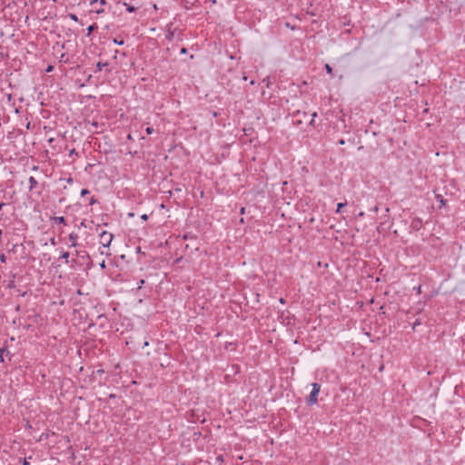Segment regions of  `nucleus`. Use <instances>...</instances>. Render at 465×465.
Masks as SVG:
<instances>
[{
    "mask_svg": "<svg viewBox=\"0 0 465 465\" xmlns=\"http://www.w3.org/2000/svg\"><path fill=\"white\" fill-rule=\"evenodd\" d=\"M312 390L310 395L306 399V403L308 405H314V404L317 403V401H318V398L317 397H318V394H319V392L321 391V385L319 383H317V382H313L312 384Z\"/></svg>",
    "mask_w": 465,
    "mask_h": 465,
    "instance_id": "nucleus-1",
    "label": "nucleus"
},
{
    "mask_svg": "<svg viewBox=\"0 0 465 465\" xmlns=\"http://www.w3.org/2000/svg\"><path fill=\"white\" fill-rule=\"evenodd\" d=\"M113 240V234L105 231L100 233V242L104 247H108Z\"/></svg>",
    "mask_w": 465,
    "mask_h": 465,
    "instance_id": "nucleus-2",
    "label": "nucleus"
},
{
    "mask_svg": "<svg viewBox=\"0 0 465 465\" xmlns=\"http://www.w3.org/2000/svg\"><path fill=\"white\" fill-rule=\"evenodd\" d=\"M411 228L413 230H416V231H419L421 227H422V221L421 219L420 218H415L412 222H411Z\"/></svg>",
    "mask_w": 465,
    "mask_h": 465,
    "instance_id": "nucleus-3",
    "label": "nucleus"
},
{
    "mask_svg": "<svg viewBox=\"0 0 465 465\" xmlns=\"http://www.w3.org/2000/svg\"><path fill=\"white\" fill-rule=\"evenodd\" d=\"M90 5L94 7V12L97 14H101L104 12L103 7H96V6H98V0H91Z\"/></svg>",
    "mask_w": 465,
    "mask_h": 465,
    "instance_id": "nucleus-4",
    "label": "nucleus"
},
{
    "mask_svg": "<svg viewBox=\"0 0 465 465\" xmlns=\"http://www.w3.org/2000/svg\"><path fill=\"white\" fill-rule=\"evenodd\" d=\"M77 238H78V235L76 232H73L69 234V241L71 242V246L75 247L77 245V242H76Z\"/></svg>",
    "mask_w": 465,
    "mask_h": 465,
    "instance_id": "nucleus-5",
    "label": "nucleus"
},
{
    "mask_svg": "<svg viewBox=\"0 0 465 465\" xmlns=\"http://www.w3.org/2000/svg\"><path fill=\"white\" fill-rule=\"evenodd\" d=\"M28 183H29V191H32L37 185V181L33 176L29 177Z\"/></svg>",
    "mask_w": 465,
    "mask_h": 465,
    "instance_id": "nucleus-6",
    "label": "nucleus"
},
{
    "mask_svg": "<svg viewBox=\"0 0 465 465\" xmlns=\"http://www.w3.org/2000/svg\"><path fill=\"white\" fill-rule=\"evenodd\" d=\"M51 220L54 221V223L65 224V220L63 216H54Z\"/></svg>",
    "mask_w": 465,
    "mask_h": 465,
    "instance_id": "nucleus-7",
    "label": "nucleus"
},
{
    "mask_svg": "<svg viewBox=\"0 0 465 465\" xmlns=\"http://www.w3.org/2000/svg\"><path fill=\"white\" fill-rule=\"evenodd\" d=\"M347 205V202L344 203H339L337 204L336 213H340L341 212V209Z\"/></svg>",
    "mask_w": 465,
    "mask_h": 465,
    "instance_id": "nucleus-8",
    "label": "nucleus"
},
{
    "mask_svg": "<svg viewBox=\"0 0 465 465\" xmlns=\"http://www.w3.org/2000/svg\"><path fill=\"white\" fill-rule=\"evenodd\" d=\"M436 199L440 203V204L443 206L445 205V201L443 200V197L442 195L440 194H437L436 195Z\"/></svg>",
    "mask_w": 465,
    "mask_h": 465,
    "instance_id": "nucleus-9",
    "label": "nucleus"
},
{
    "mask_svg": "<svg viewBox=\"0 0 465 465\" xmlns=\"http://www.w3.org/2000/svg\"><path fill=\"white\" fill-rule=\"evenodd\" d=\"M61 258L62 259H64L65 260V262L68 263L69 261H68V258H69V252H64L62 255H61Z\"/></svg>",
    "mask_w": 465,
    "mask_h": 465,
    "instance_id": "nucleus-10",
    "label": "nucleus"
},
{
    "mask_svg": "<svg viewBox=\"0 0 465 465\" xmlns=\"http://www.w3.org/2000/svg\"><path fill=\"white\" fill-rule=\"evenodd\" d=\"M324 68L329 74H332V68L330 64H326Z\"/></svg>",
    "mask_w": 465,
    "mask_h": 465,
    "instance_id": "nucleus-11",
    "label": "nucleus"
},
{
    "mask_svg": "<svg viewBox=\"0 0 465 465\" xmlns=\"http://www.w3.org/2000/svg\"><path fill=\"white\" fill-rule=\"evenodd\" d=\"M106 64H103L101 62H98L96 64L97 71H102L103 67L105 66Z\"/></svg>",
    "mask_w": 465,
    "mask_h": 465,
    "instance_id": "nucleus-12",
    "label": "nucleus"
},
{
    "mask_svg": "<svg viewBox=\"0 0 465 465\" xmlns=\"http://www.w3.org/2000/svg\"><path fill=\"white\" fill-rule=\"evenodd\" d=\"M216 461H217L218 463H220V464H221V463H223V455H219V456H217V457H216Z\"/></svg>",
    "mask_w": 465,
    "mask_h": 465,
    "instance_id": "nucleus-13",
    "label": "nucleus"
},
{
    "mask_svg": "<svg viewBox=\"0 0 465 465\" xmlns=\"http://www.w3.org/2000/svg\"><path fill=\"white\" fill-rule=\"evenodd\" d=\"M94 27H95V25H90V26L87 28V31H88V32H87V35H89L93 32V30L94 29Z\"/></svg>",
    "mask_w": 465,
    "mask_h": 465,
    "instance_id": "nucleus-14",
    "label": "nucleus"
},
{
    "mask_svg": "<svg viewBox=\"0 0 465 465\" xmlns=\"http://www.w3.org/2000/svg\"><path fill=\"white\" fill-rule=\"evenodd\" d=\"M124 5L126 6L127 11H129V12H133L135 9L134 6L128 5L126 3H124Z\"/></svg>",
    "mask_w": 465,
    "mask_h": 465,
    "instance_id": "nucleus-15",
    "label": "nucleus"
},
{
    "mask_svg": "<svg viewBox=\"0 0 465 465\" xmlns=\"http://www.w3.org/2000/svg\"><path fill=\"white\" fill-rule=\"evenodd\" d=\"M312 120L310 121V124H311V125H313V124H314V118L317 116V114H316V113H313V114H312Z\"/></svg>",
    "mask_w": 465,
    "mask_h": 465,
    "instance_id": "nucleus-16",
    "label": "nucleus"
},
{
    "mask_svg": "<svg viewBox=\"0 0 465 465\" xmlns=\"http://www.w3.org/2000/svg\"><path fill=\"white\" fill-rule=\"evenodd\" d=\"M69 16H70V18H71L72 20H74V21H75V22H76V21H78V18H77V15H74V14H70V15H69Z\"/></svg>",
    "mask_w": 465,
    "mask_h": 465,
    "instance_id": "nucleus-17",
    "label": "nucleus"
},
{
    "mask_svg": "<svg viewBox=\"0 0 465 465\" xmlns=\"http://www.w3.org/2000/svg\"><path fill=\"white\" fill-rule=\"evenodd\" d=\"M88 193H89V190H87V189H83V190L81 191V195H82V196L86 195V194H88Z\"/></svg>",
    "mask_w": 465,
    "mask_h": 465,
    "instance_id": "nucleus-18",
    "label": "nucleus"
},
{
    "mask_svg": "<svg viewBox=\"0 0 465 465\" xmlns=\"http://www.w3.org/2000/svg\"><path fill=\"white\" fill-rule=\"evenodd\" d=\"M420 321H419V320H416V321L414 322V323H413L412 329H413V330H415V329H416V326H418V325H420Z\"/></svg>",
    "mask_w": 465,
    "mask_h": 465,
    "instance_id": "nucleus-19",
    "label": "nucleus"
},
{
    "mask_svg": "<svg viewBox=\"0 0 465 465\" xmlns=\"http://www.w3.org/2000/svg\"><path fill=\"white\" fill-rule=\"evenodd\" d=\"M262 82H263V83H266V86H267V87H270V79H269V77H267V78L263 79V81H262Z\"/></svg>",
    "mask_w": 465,
    "mask_h": 465,
    "instance_id": "nucleus-20",
    "label": "nucleus"
},
{
    "mask_svg": "<svg viewBox=\"0 0 465 465\" xmlns=\"http://www.w3.org/2000/svg\"><path fill=\"white\" fill-rule=\"evenodd\" d=\"M5 260H6L5 255V254H1V255H0V261H1L2 262H5Z\"/></svg>",
    "mask_w": 465,
    "mask_h": 465,
    "instance_id": "nucleus-21",
    "label": "nucleus"
},
{
    "mask_svg": "<svg viewBox=\"0 0 465 465\" xmlns=\"http://www.w3.org/2000/svg\"><path fill=\"white\" fill-rule=\"evenodd\" d=\"M293 124L296 125H299L302 124V120L301 119L293 120Z\"/></svg>",
    "mask_w": 465,
    "mask_h": 465,
    "instance_id": "nucleus-22",
    "label": "nucleus"
},
{
    "mask_svg": "<svg viewBox=\"0 0 465 465\" xmlns=\"http://www.w3.org/2000/svg\"><path fill=\"white\" fill-rule=\"evenodd\" d=\"M153 129L147 126V134H153Z\"/></svg>",
    "mask_w": 465,
    "mask_h": 465,
    "instance_id": "nucleus-23",
    "label": "nucleus"
},
{
    "mask_svg": "<svg viewBox=\"0 0 465 465\" xmlns=\"http://www.w3.org/2000/svg\"><path fill=\"white\" fill-rule=\"evenodd\" d=\"M95 203H96V200H95L94 197H92V198H91V200H90V203H90V205H93V204H94Z\"/></svg>",
    "mask_w": 465,
    "mask_h": 465,
    "instance_id": "nucleus-24",
    "label": "nucleus"
},
{
    "mask_svg": "<svg viewBox=\"0 0 465 465\" xmlns=\"http://www.w3.org/2000/svg\"><path fill=\"white\" fill-rule=\"evenodd\" d=\"M144 283V280L140 281V285L138 286V290L142 288V285Z\"/></svg>",
    "mask_w": 465,
    "mask_h": 465,
    "instance_id": "nucleus-25",
    "label": "nucleus"
},
{
    "mask_svg": "<svg viewBox=\"0 0 465 465\" xmlns=\"http://www.w3.org/2000/svg\"><path fill=\"white\" fill-rule=\"evenodd\" d=\"M100 7H102L105 4V0H99Z\"/></svg>",
    "mask_w": 465,
    "mask_h": 465,
    "instance_id": "nucleus-26",
    "label": "nucleus"
},
{
    "mask_svg": "<svg viewBox=\"0 0 465 465\" xmlns=\"http://www.w3.org/2000/svg\"><path fill=\"white\" fill-rule=\"evenodd\" d=\"M378 210H379L378 206H374V207L372 208V211H373L374 213H377V212H378Z\"/></svg>",
    "mask_w": 465,
    "mask_h": 465,
    "instance_id": "nucleus-27",
    "label": "nucleus"
},
{
    "mask_svg": "<svg viewBox=\"0 0 465 465\" xmlns=\"http://www.w3.org/2000/svg\"><path fill=\"white\" fill-rule=\"evenodd\" d=\"M53 70V66L52 65H49L46 72H51Z\"/></svg>",
    "mask_w": 465,
    "mask_h": 465,
    "instance_id": "nucleus-28",
    "label": "nucleus"
},
{
    "mask_svg": "<svg viewBox=\"0 0 465 465\" xmlns=\"http://www.w3.org/2000/svg\"><path fill=\"white\" fill-rule=\"evenodd\" d=\"M358 216L359 217H363L364 216V213L363 212L359 213Z\"/></svg>",
    "mask_w": 465,
    "mask_h": 465,
    "instance_id": "nucleus-29",
    "label": "nucleus"
},
{
    "mask_svg": "<svg viewBox=\"0 0 465 465\" xmlns=\"http://www.w3.org/2000/svg\"><path fill=\"white\" fill-rule=\"evenodd\" d=\"M417 290V292L420 293V289L421 287L420 286H418L417 288H415Z\"/></svg>",
    "mask_w": 465,
    "mask_h": 465,
    "instance_id": "nucleus-30",
    "label": "nucleus"
},
{
    "mask_svg": "<svg viewBox=\"0 0 465 465\" xmlns=\"http://www.w3.org/2000/svg\"><path fill=\"white\" fill-rule=\"evenodd\" d=\"M344 143H345V142H344V140H343V139L340 140V142H339V143H340V144H344Z\"/></svg>",
    "mask_w": 465,
    "mask_h": 465,
    "instance_id": "nucleus-31",
    "label": "nucleus"
},
{
    "mask_svg": "<svg viewBox=\"0 0 465 465\" xmlns=\"http://www.w3.org/2000/svg\"><path fill=\"white\" fill-rule=\"evenodd\" d=\"M101 267H102V268H104V267H105L104 261H103V262H102V263H101Z\"/></svg>",
    "mask_w": 465,
    "mask_h": 465,
    "instance_id": "nucleus-32",
    "label": "nucleus"
},
{
    "mask_svg": "<svg viewBox=\"0 0 465 465\" xmlns=\"http://www.w3.org/2000/svg\"><path fill=\"white\" fill-rule=\"evenodd\" d=\"M141 218H142L143 220H144V221H145V219H146L145 214H143V215L141 216Z\"/></svg>",
    "mask_w": 465,
    "mask_h": 465,
    "instance_id": "nucleus-33",
    "label": "nucleus"
},
{
    "mask_svg": "<svg viewBox=\"0 0 465 465\" xmlns=\"http://www.w3.org/2000/svg\"><path fill=\"white\" fill-rule=\"evenodd\" d=\"M29 463L27 462V460L25 459L24 460V465H28Z\"/></svg>",
    "mask_w": 465,
    "mask_h": 465,
    "instance_id": "nucleus-34",
    "label": "nucleus"
},
{
    "mask_svg": "<svg viewBox=\"0 0 465 465\" xmlns=\"http://www.w3.org/2000/svg\"><path fill=\"white\" fill-rule=\"evenodd\" d=\"M136 250H137V252H141V247H140V246H138V247L136 248Z\"/></svg>",
    "mask_w": 465,
    "mask_h": 465,
    "instance_id": "nucleus-35",
    "label": "nucleus"
},
{
    "mask_svg": "<svg viewBox=\"0 0 465 465\" xmlns=\"http://www.w3.org/2000/svg\"><path fill=\"white\" fill-rule=\"evenodd\" d=\"M114 42L116 43V41H114ZM117 44H119V45H123V41H121V42H120V41H117Z\"/></svg>",
    "mask_w": 465,
    "mask_h": 465,
    "instance_id": "nucleus-36",
    "label": "nucleus"
},
{
    "mask_svg": "<svg viewBox=\"0 0 465 465\" xmlns=\"http://www.w3.org/2000/svg\"><path fill=\"white\" fill-rule=\"evenodd\" d=\"M114 42L116 43V41H114ZM117 44H119V45H123V41H121V42H120V41H117Z\"/></svg>",
    "mask_w": 465,
    "mask_h": 465,
    "instance_id": "nucleus-37",
    "label": "nucleus"
},
{
    "mask_svg": "<svg viewBox=\"0 0 465 465\" xmlns=\"http://www.w3.org/2000/svg\"><path fill=\"white\" fill-rule=\"evenodd\" d=\"M5 205V203H0V210L2 209V207Z\"/></svg>",
    "mask_w": 465,
    "mask_h": 465,
    "instance_id": "nucleus-38",
    "label": "nucleus"
},
{
    "mask_svg": "<svg viewBox=\"0 0 465 465\" xmlns=\"http://www.w3.org/2000/svg\"><path fill=\"white\" fill-rule=\"evenodd\" d=\"M75 254L76 255H80V252L79 251H75Z\"/></svg>",
    "mask_w": 465,
    "mask_h": 465,
    "instance_id": "nucleus-39",
    "label": "nucleus"
},
{
    "mask_svg": "<svg viewBox=\"0 0 465 465\" xmlns=\"http://www.w3.org/2000/svg\"><path fill=\"white\" fill-rule=\"evenodd\" d=\"M70 153H71V154H72V153H74V149H72V150H71V152H70Z\"/></svg>",
    "mask_w": 465,
    "mask_h": 465,
    "instance_id": "nucleus-40",
    "label": "nucleus"
}]
</instances>
